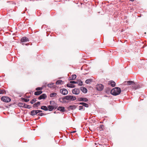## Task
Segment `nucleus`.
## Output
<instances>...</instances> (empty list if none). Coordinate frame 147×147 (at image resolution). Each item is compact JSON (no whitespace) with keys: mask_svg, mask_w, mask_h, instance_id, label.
<instances>
[{"mask_svg":"<svg viewBox=\"0 0 147 147\" xmlns=\"http://www.w3.org/2000/svg\"><path fill=\"white\" fill-rule=\"evenodd\" d=\"M121 92V89L119 87H115L111 91V93L113 96H117L120 94Z\"/></svg>","mask_w":147,"mask_h":147,"instance_id":"f257e3e1","label":"nucleus"},{"mask_svg":"<svg viewBox=\"0 0 147 147\" xmlns=\"http://www.w3.org/2000/svg\"><path fill=\"white\" fill-rule=\"evenodd\" d=\"M29 40L28 38L26 36H24L22 37L20 39V43H22V45H25L27 46H28L29 45H30L29 43H26L25 44V43L24 42H29Z\"/></svg>","mask_w":147,"mask_h":147,"instance_id":"f03ea898","label":"nucleus"},{"mask_svg":"<svg viewBox=\"0 0 147 147\" xmlns=\"http://www.w3.org/2000/svg\"><path fill=\"white\" fill-rule=\"evenodd\" d=\"M63 99H65L69 101H74L76 99V98L73 95H67L64 96Z\"/></svg>","mask_w":147,"mask_h":147,"instance_id":"7ed1b4c3","label":"nucleus"},{"mask_svg":"<svg viewBox=\"0 0 147 147\" xmlns=\"http://www.w3.org/2000/svg\"><path fill=\"white\" fill-rule=\"evenodd\" d=\"M1 100L4 102H8L11 101V99L8 97L3 96L1 97Z\"/></svg>","mask_w":147,"mask_h":147,"instance_id":"20e7f679","label":"nucleus"},{"mask_svg":"<svg viewBox=\"0 0 147 147\" xmlns=\"http://www.w3.org/2000/svg\"><path fill=\"white\" fill-rule=\"evenodd\" d=\"M104 88V86L102 84H98L96 86V89L100 91L103 90Z\"/></svg>","mask_w":147,"mask_h":147,"instance_id":"39448f33","label":"nucleus"},{"mask_svg":"<svg viewBox=\"0 0 147 147\" xmlns=\"http://www.w3.org/2000/svg\"><path fill=\"white\" fill-rule=\"evenodd\" d=\"M30 115L34 117L35 115H37L38 114V112L37 110H33L31 111L30 113H29Z\"/></svg>","mask_w":147,"mask_h":147,"instance_id":"423d86ee","label":"nucleus"},{"mask_svg":"<svg viewBox=\"0 0 147 147\" xmlns=\"http://www.w3.org/2000/svg\"><path fill=\"white\" fill-rule=\"evenodd\" d=\"M60 91V93L63 95H66L68 93V91L65 88L61 89Z\"/></svg>","mask_w":147,"mask_h":147,"instance_id":"0eeeda50","label":"nucleus"},{"mask_svg":"<svg viewBox=\"0 0 147 147\" xmlns=\"http://www.w3.org/2000/svg\"><path fill=\"white\" fill-rule=\"evenodd\" d=\"M57 110L58 111H59L62 112H67V111L65 109V108L64 107L62 106L59 107L57 108Z\"/></svg>","mask_w":147,"mask_h":147,"instance_id":"6e6552de","label":"nucleus"},{"mask_svg":"<svg viewBox=\"0 0 147 147\" xmlns=\"http://www.w3.org/2000/svg\"><path fill=\"white\" fill-rule=\"evenodd\" d=\"M78 100L79 101L87 102L88 100L87 98L81 97L78 98Z\"/></svg>","mask_w":147,"mask_h":147,"instance_id":"1a4fd4ad","label":"nucleus"},{"mask_svg":"<svg viewBox=\"0 0 147 147\" xmlns=\"http://www.w3.org/2000/svg\"><path fill=\"white\" fill-rule=\"evenodd\" d=\"M133 89L134 90H136L140 88V85L137 84H136L134 82V84L132 86Z\"/></svg>","mask_w":147,"mask_h":147,"instance_id":"9d476101","label":"nucleus"},{"mask_svg":"<svg viewBox=\"0 0 147 147\" xmlns=\"http://www.w3.org/2000/svg\"><path fill=\"white\" fill-rule=\"evenodd\" d=\"M72 92L73 94L78 95L80 93V90L78 88H75L73 89Z\"/></svg>","mask_w":147,"mask_h":147,"instance_id":"9b49d317","label":"nucleus"},{"mask_svg":"<svg viewBox=\"0 0 147 147\" xmlns=\"http://www.w3.org/2000/svg\"><path fill=\"white\" fill-rule=\"evenodd\" d=\"M77 107V105H70L68 107H67L68 111H70V110H73L76 109Z\"/></svg>","mask_w":147,"mask_h":147,"instance_id":"f8f14e48","label":"nucleus"},{"mask_svg":"<svg viewBox=\"0 0 147 147\" xmlns=\"http://www.w3.org/2000/svg\"><path fill=\"white\" fill-rule=\"evenodd\" d=\"M47 97V96L45 94H42L41 95H40L38 97V99L39 100L41 99H45Z\"/></svg>","mask_w":147,"mask_h":147,"instance_id":"ddd939ff","label":"nucleus"},{"mask_svg":"<svg viewBox=\"0 0 147 147\" xmlns=\"http://www.w3.org/2000/svg\"><path fill=\"white\" fill-rule=\"evenodd\" d=\"M108 84L113 87H115L116 85L115 83L113 80L109 81Z\"/></svg>","mask_w":147,"mask_h":147,"instance_id":"4468645a","label":"nucleus"},{"mask_svg":"<svg viewBox=\"0 0 147 147\" xmlns=\"http://www.w3.org/2000/svg\"><path fill=\"white\" fill-rule=\"evenodd\" d=\"M78 105H82V106H83V107H87V108H88L89 107V105H88V104L86 103H85L84 102H79V103H78Z\"/></svg>","mask_w":147,"mask_h":147,"instance_id":"2eb2a0df","label":"nucleus"},{"mask_svg":"<svg viewBox=\"0 0 147 147\" xmlns=\"http://www.w3.org/2000/svg\"><path fill=\"white\" fill-rule=\"evenodd\" d=\"M63 97L59 98L58 100L59 101L63 103H68V102L66 101L65 99H63Z\"/></svg>","mask_w":147,"mask_h":147,"instance_id":"dca6fc26","label":"nucleus"},{"mask_svg":"<svg viewBox=\"0 0 147 147\" xmlns=\"http://www.w3.org/2000/svg\"><path fill=\"white\" fill-rule=\"evenodd\" d=\"M80 89L82 92L84 93H86L87 92L88 90L87 89H86V88L84 87H81L80 88Z\"/></svg>","mask_w":147,"mask_h":147,"instance_id":"f3484780","label":"nucleus"},{"mask_svg":"<svg viewBox=\"0 0 147 147\" xmlns=\"http://www.w3.org/2000/svg\"><path fill=\"white\" fill-rule=\"evenodd\" d=\"M48 111H51L54 109L53 106L52 105H48L47 106Z\"/></svg>","mask_w":147,"mask_h":147,"instance_id":"a211bd4d","label":"nucleus"},{"mask_svg":"<svg viewBox=\"0 0 147 147\" xmlns=\"http://www.w3.org/2000/svg\"><path fill=\"white\" fill-rule=\"evenodd\" d=\"M111 87H107L105 89V92L107 94H109L111 93Z\"/></svg>","mask_w":147,"mask_h":147,"instance_id":"6ab92c4d","label":"nucleus"},{"mask_svg":"<svg viewBox=\"0 0 147 147\" xmlns=\"http://www.w3.org/2000/svg\"><path fill=\"white\" fill-rule=\"evenodd\" d=\"M32 107L31 106L26 105L25 103L24 104V105H23L22 108H24L26 109H30Z\"/></svg>","mask_w":147,"mask_h":147,"instance_id":"aec40b11","label":"nucleus"},{"mask_svg":"<svg viewBox=\"0 0 147 147\" xmlns=\"http://www.w3.org/2000/svg\"><path fill=\"white\" fill-rule=\"evenodd\" d=\"M47 106H42L40 107V109H41L43 110H44L45 111H47L48 109H47Z\"/></svg>","mask_w":147,"mask_h":147,"instance_id":"412c9836","label":"nucleus"},{"mask_svg":"<svg viewBox=\"0 0 147 147\" xmlns=\"http://www.w3.org/2000/svg\"><path fill=\"white\" fill-rule=\"evenodd\" d=\"M42 92V91H37L34 92V94L35 95L38 96L40 95Z\"/></svg>","mask_w":147,"mask_h":147,"instance_id":"4be33fe9","label":"nucleus"},{"mask_svg":"<svg viewBox=\"0 0 147 147\" xmlns=\"http://www.w3.org/2000/svg\"><path fill=\"white\" fill-rule=\"evenodd\" d=\"M93 80L92 79H88L86 80L85 81V83L87 84H89V83L92 82Z\"/></svg>","mask_w":147,"mask_h":147,"instance_id":"5701e85b","label":"nucleus"},{"mask_svg":"<svg viewBox=\"0 0 147 147\" xmlns=\"http://www.w3.org/2000/svg\"><path fill=\"white\" fill-rule=\"evenodd\" d=\"M21 99L22 101L25 102H28L30 100L28 98H25L23 97L21 98Z\"/></svg>","mask_w":147,"mask_h":147,"instance_id":"b1692460","label":"nucleus"},{"mask_svg":"<svg viewBox=\"0 0 147 147\" xmlns=\"http://www.w3.org/2000/svg\"><path fill=\"white\" fill-rule=\"evenodd\" d=\"M105 128V126L103 125H100L99 127V129L100 131H103Z\"/></svg>","mask_w":147,"mask_h":147,"instance_id":"393cba45","label":"nucleus"},{"mask_svg":"<svg viewBox=\"0 0 147 147\" xmlns=\"http://www.w3.org/2000/svg\"><path fill=\"white\" fill-rule=\"evenodd\" d=\"M126 82H127V83L128 85H131L133 86V84H134V82L133 81L129 80L126 81Z\"/></svg>","mask_w":147,"mask_h":147,"instance_id":"a878e982","label":"nucleus"},{"mask_svg":"<svg viewBox=\"0 0 147 147\" xmlns=\"http://www.w3.org/2000/svg\"><path fill=\"white\" fill-rule=\"evenodd\" d=\"M76 78V74H73L71 76V79H69V80H75Z\"/></svg>","mask_w":147,"mask_h":147,"instance_id":"bb28decb","label":"nucleus"},{"mask_svg":"<svg viewBox=\"0 0 147 147\" xmlns=\"http://www.w3.org/2000/svg\"><path fill=\"white\" fill-rule=\"evenodd\" d=\"M6 93V91L4 89L0 88V94Z\"/></svg>","mask_w":147,"mask_h":147,"instance_id":"cd10ccee","label":"nucleus"},{"mask_svg":"<svg viewBox=\"0 0 147 147\" xmlns=\"http://www.w3.org/2000/svg\"><path fill=\"white\" fill-rule=\"evenodd\" d=\"M62 82H63V81L62 80H58L56 81V84L57 85L61 84Z\"/></svg>","mask_w":147,"mask_h":147,"instance_id":"c85d7f7f","label":"nucleus"},{"mask_svg":"<svg viewBox=\"0 0 147 147\" xmlns=\"http://www.w3.org/2000/svg\"><path fill=\"white\" fill-rule=\"evenodd\" d=\"M50 104L52 105H56V103H55V102L53 100H51L50 101Z\"/></svg>","mask_w":147,"mask_h":147,"instance_id":"c756f323","label":"nucleus"},{"mask_svg":"<svg viewBox=\"0 0 147 147\" xmlns=\"http://www.w3.org/2000/svg\"><path fill=\"white\" fill-rule=\"evenodd\" d=\"M57 95V94L55 92H53L51 93L50 94V96L51 97H53Z\"/></svg>","mask_w":147,"mask_h":147,"instance_id":"7c9ffc66","label":"nucleus"},{"mask_svg":"<svg viewBox=\"0 0 147 147\" xmlns=\"http://www.w3.org/2000/svg\"><path fill=\"white\" fill-rule=\"evenodd\" d=\"M53 83H51V84H48L47 86L49 87L50 88H52L53 87Z\"/></svg>","mask_w":147,"mask_h":147,"instance_id":"2f4dec72","label":"nucleus"},{"mask_svg":"<svg viewBox=\"0 0 147 147\" xmlns=\"http://www.w3.org/2000/svg\"><path fill=\"white\" fill-rule=\"evenodd\" d=\"M36 101V100L35 98H34L30 101V102L31 104H33Z\"/></svg>","mask_w":147,"mask_h":147,"instance_id":"473e14b6","label":"nucleus"},{"mask_svg":"<svg viewBox=\"0 0 147 147\" xmlns=\"http://www.w3.org/2000/svg\"><path fill=\"white\" fill-rule=\"evenodd\" d=\"M78 82H79L78 80L77 81H71L70 82V83L72 84H76L77 83H78Z\"/></svg>","mask_w":147,"mask_h":147,"instance_id":"72a5a7b5","label":"nucleus"},{"mask_svg":"<svg viewBox=\"0 0 147 147\" xmlns=\"http://www.w3.org/2000/svg\"><path fill=\"white\" fill-rule=\"evenodd\" d=\"M79 110H81L82 109L83 110H85V108L83 106H80L79 107Z\"/></svg>","mask_w":147,"mask_h":147,"instance_id":"f704fd0d","label":"nucleus"},{"mask_svg":"<svg viewBox=\"0 0 147 147\" xmlns=\"http://www.w3.org/2000/svg\"><path fill=\"white\" fill-rule=\"evenodd\" d=\"M38 105H37V104H36V103H35L33 105V106H32V107L33 108H35L36 107H37V108H36V109H37L38 108Z\"/></svg>","mask_w":147,"mask_h":147,"instance_id":"c9c22d12","label":"nucleus"},{"mask_svg":"<svg viewBox=\"0 0 147 147\" xmlns=\"http://www.w3.org/2000/svg\"><path fill=\"white\" fill-rule=\"evenodd\" d=\"M24 104L25 103L22 102H19L18 103V106L20 107H22L23 105H24Z\"/></svg>","mask_w":147,"mask_h":147,"instance_id":"e433bc0d","label":"nucleus"},{"mask_svg":"<svg viewBox=\"0 0 147 147\" xmlns=\"http://www.w3.org/2000/svg\"><path fill=\"white\" fill-rule=\"evenodd\" d=\"M42 88L41 87H37L36 88V90L37 91H42Z\"/></svg>","mask_w":147,"mask_h":147,"instance_id":"4c0bfd02","label":"nucleus"},{"mask_svg":"<svg viewBox=\"0 0 147 147\" xmlns=\"http://www.w3.org/2000/svg\"><path fill=\"white\" fill-rule=\"evenodd\" d=\"M46 114H44V113H38V114L37 115V116H42L43 115H46Z\"/></svg>","mask_w":147,"mask_h":147,"instance_id":"58836bf2","label":"nucleus"},{"mask_svg":"<svg viewBox=\"0 0 147 147\" xmlns=\"http://www.w3.org/2000/svg\"><path fill=\"white\" fill-rule=\"evenodd\" d=\"M79 86H82L83 85V82L80 80L79 82H78V83H77Z\"/></svg>","mask_w":147,"mask_h":147,"instance_id":"ea45409f","label":"nucleus"},{"mask_svg":"<svg viewBox=\"0 0 147 147\" xmlns=\"http://www.w3.org/2000/svg\"><path fill=\"white\" fill-rule=\"evenodd\" d=\"M76 87V86L73 84H70V88H74Z\"/></svg>","mask_w":147,"mask_h":147,"instance_id":"a19ab883","label":"nucleus"},{"mask_svg":"<svg viewBox=\"0 0 147 147\" xmlns=\"http://www.w3.org/2000/svg\"><path fill=\"white\" fill-rule=\"evenodd\" d=\"M56 105H53L54 107V109H56L57 108V106Z\"/></svg>","mask_w":147,"mask_h":147,"instance_id":"79ce46f5","label":"nucleus"},{"mask_svg":"<svg viewBox=\"0 0 147 147\" xmlns=\"http://www.w3.org/2000/svg\"><path fill=\"white\" fill-rule=\"evenodd\" d=\"M36 104H37V105H38V106L40 105V102L39 101H38L36 103Z\"/></svg>","mask_w":147,"mask_h":147,"instance_id":"37998d69","label":"nucleus"},{"mask_svg":"<svg viewBox=\"0 0 147 147\" xmlns=\"http://www.w3.org/2000/svg\"><path fill=\"white\" fill-rule=\"evenodd\" d=\"M67 86L68 87L70 88V84L69 83H67Z\"/></svg>","mask_w":147,"mask_h":147,"instance_id":"c03bdc74","label":"nucleus"},{"mask_svg":"<svg viewBox=\"0 0 147 147\" xmlns=\"http://www.w3.org/2000/svg\"><path fill=\"white\" fill-rule=\"evenodd\" d=\"M38 113H41L42 112V111L40 110H37Z\"/></svg>","mask_w":147,"mask_h":147,"instance_id":"a18cd8bd","label":"nucleus"},{"mask_svg":"<svg viewBox=\"0 0 147 147\" xmlns=\"http://www.w3.org/2000/svg\"><path fill=\"white\" fill-rule=\"evenodd\" d=\"M54 113H60L59 112H57L56 111H55Z\"/></svg>","mask_w":147,"mask_h":147,"instance_id":"49530a36","label":"nucleus"},{"mask_svg":"<svg viewBox=\"0 0 147 147\" xmlns=\"http://www.w3.org/2000/svg\"><path fill=\"white\" fill-rule=\"evenodd\" d=\"M26 97L28 98H30V96H26Z\"/></svg>","mask_w":147,"mask_h":147,"instance_id":"de8ad7c7","label":"nucleus"},{"mask_svg":"<svg viewBox=\"0 0 147 147\" xmlns=\"http://www.w3.org/2000/svg\"><path fill=\"white\" fill-rule=\"evenodd\" d=\"M46 86L45 85H43L41 87H42V89L44 88Z\"/></svg>","mask_w":147,"mask_h":147,"instance_id":"09e8293b","label":"nucleus"},{"mask_svg":"<svg viewBox=\"0 0 147 147\" xmlns=\"http://www.w3.org/2000/svg\"><path fill=\"white\" fill-rule=\"evenodd\" d=\"M76 132V131H71V133H75V132Z\"/></svg>","mask_w":147,"mask_h":147,"instance_id":"8fccbe9b","label":"nucleus"},{"mask_svg":"<svg viewBox=\"0 0 147 147\" xmlns=\"http://www.w3.org/2000/svg\"><path fill=\"white\" fill-rule=\"evenodd\" d=\"M87 74H88V73H85V74H84V75H86Z\"/></svg>","mask_w":147,"mask_h":147,"instance_id":"3c124183","label":"nucleus"},{"mask_svg":"<svg viewBox=\"0 0 147 147\" xmlns=\"http://www.w3.org/2000/svg\"><path fill=\"white\" fill-rule=\"evenodd\" d=\"M40 119V117H38L37 119Z\"/></svg>","mask_w":147,"mask_h":147,"instance_id":"603ef678","label":"nucleus"},{"mask_svg":"<svg viewBox=\"0 0 147 147\" xmlns=\"http://www.w3.org/2000/svg\"><path fill=\"white\" fill-rule=\"evenodd\" d=\"M71 77H69V79H71Z\"/></svg>","mask_w":147,"mask_h":147,"instance_id":"864d4df0","label":"nucleus"},{"mask_svg":"<svg viewBox=\"0 0 147 147\" xmlns=\"http://www.w3.org/2000/svg\"><path fill=\"white\" fill-rule=\"evenodd\" d=\"M144 34H146V32H145L144 33Z\"/></svg>","mask_w":147,"mask_h":147,"instance_id":"5fc2aeb1","label":"nucleus"},{"mask_svg":"<svg viewBox=\"0 0 147 147\" xmlns=\"http://www.w3.org/2000/svg\"><path fill=\"white\" fill-rule=\"evenodd\" d=\"M99 145H101L100 144H99Z\"/></svg>","mask_w":147,"mask_h":147,"instance_id":"6e6d98bb","label":"nucleus"},{"mask_svg":"<svg viewBox=\"0 0 147 147\" xmlns=\"http://www.w3.org/2000/svg\"><path fill=\"white\" fill-rule=\"evenodd\" d=\"M29 28H30V27Z\"/></svg>","mask_w":147,"mask_h":147,"instance_id":"4d7b16f0","label":"nucleus"}]
</instances>
